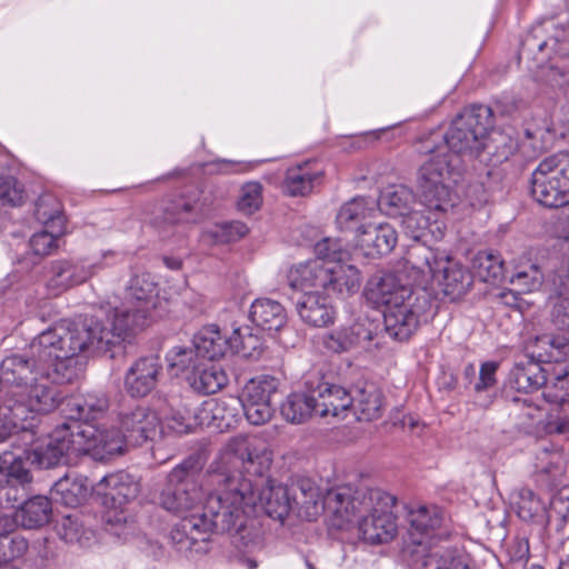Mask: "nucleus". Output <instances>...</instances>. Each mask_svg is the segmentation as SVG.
Returning a JSON list of instances; mask_svg holds the SVG:
<instances>
[{
	"instance_id": "f257e3e1",
	"label": "nucleus",
	"mask_w": 569,
	"mask_h": 569,
	"mask_svg": "<svg viewBox=\"0 0 569 569\" xmlns=\"http://www.w3.org/2000/svg\"><path fill=\"white\" fill-rule=\"evenodd\" d=\"M120 345L119 333L97 317L54 323L31 342L30 355L2 360V381L10 388L8 403L19 417L53 411L63 397L52 383L76 379L80 356L104 355Z\"/></svg>"
},
{
	"instance_id": "f03ea898",
	"label": "nucleus",
	"mask_w": 569,
	"mask_h": 569,
	"mask_svg": "<svg viewBox=\"0 0 569 569\" xmlns=\"http://www.w3.org/2000/svg\"><path fill=\"white\" fill-rule=\"evenodd\" d=\"M271 452L267 443L253 436H238L232 438L220 453V462L216 471L214 482L218 490L236 487L241 491L250 506L243 508L240 520L234 523L233 530H241L259 507L269 517L282 521L291 508V498L286 486L273 480H263L262 472L271 465Z\"/></svg>"
},
{
	"instance_id": "7ed1b4c3",
	"label": "nucleus",
	"mask_w": 569,
	"mask_h": 569,
	"mask_svg": "<svg viewBox=\"0 0 569 569\" xmlns=\"http://www.w3.org/2000/svg\"><path fill=\"white\" fill-rule=\"evenodd\" d=\"M491 109L478 106L465 110L450 124L443 143L435 148L425 147L430 158L419 171V187L423 206L432 214L446 213L455 207L452 192L458 154L479 152L486 148V136L491 127Z\"/></svg>"
},
{
	"instance_id": "20e7f679",
	"label": "nucleus",
	"mask_w": 569,
	"mask_h": 569,
	"mask_svg": "<svg viewBox=\"0 0 569 569\" xmlns=\"http://www.w3.org/2000/svg\"><path fill=\"white\" fill-rule=\"evenodd\" d=\"M18 428L22 429V443L13 445L11 450L0 455V473L20 485L31 480L28 462L39 468H51L62 459L71 460L81 455L103 457L120 448L118 438L103 442L98 430L86 425L57 427L46 438L37 440L24 422Z\"/></svg>"
},
{
	"instance_id": "39448f33",
	"label": "nucleus",
	"mask_w": 569,
	"mask_h": 569,
	"mask_svg": "<svg viewBox=\"0 0 569 569\" xmlns=\"http://www.w3.org/2000/svg\"><path fill=\"white\" fill-rule=\"evenodd\" d=\"M301 515L309 521L316 520L327 509L342 527L355 521L363 540L370 543L390 541L397 531V525L389 511L388 496L375 489L353 490L349 486H340L326 493L310 480H302Z\"/></svg>"
},
{
	"instance_id": "423d86ee",
	"label": "nucleus",
	"mask_w": 569,
	"mask_h": 569,
	"mask_svg": "<svg viewBox=\"0 0 569 569\" xmlns=\"http://www.w3.org/2000/svg\"><path fill=\"white\" fill-rule=\"evenodd\" d=\"M317 257L293 264L287 274L289 286L306 292L322 290L327 295L347 298L360 289L359 269L342 260L337 240L325 238L315 246Z\"/></svg>"
},
{
	"instance_id": "0eeeda50",
	"label": "nucleus",
	"mask_w": 569,
	"mask_h": 569,
	"mask_svg": "<svg viewBox=\"0 0 569 569\" xmlns=\"http://www.w3.org/2000/svg\"><path fill=\"white\" fill-rule=\"evenodd\" d=\"M241 491L231 485L224 490H216L207 499L203 508L209 512L190 513L182 518L170 531L171 542L179 551L204 550V543L212 532H229L240 520L243 508L250 506Z\"/></svg>"
},
{
	"instance_id": "6e6552de",
	"label": "nucleus",
	"mask_w": 569,
	"mask_h": 569,
	"mask_svg": "<svg viewBox=\"0 0 569 569\" xmlns=\"http://www.w3.org/2000/svg\"><path fill=\"white\" fill-rule=\"evenodd\" d=\"M409 277L422 287H438L446 296L458 297L471 283L469 272L447 252L423 244L412 246L406 258Z\"/></svg>"
},
{
	"instance_id": "1a4fd4ad",
	"label": "nucleus",
	"mask_w": 569,
	"mask_h": 569,
	"mask_svg": "<svg viewBox=\"0 0 569 569\" xmlns=\"http://www.w3.org/2000/svg\"><path fill=\"white\" fill-rule=\"evenodd\" d=\"M163 311L158 284L149 273L132 277L126 288L120 308H114L110 326L119 333L121 342L153 323Z\"/></svg>"
},
{
	"instance_id": "9d476101",
	"label": "nucleus",
	"mask_w": 569,
	"mask_h": 569,
	"mask_svg": "<svg viewBox=\"0 0 569 569\" xmlns=\"http://www.w3.org/2000/svg\"><path fill=\"white\" fill-rule=\"evenodd\" d=\"M220 458L216 462L214 469L210 476L211 483L216 489L204 495L201 487L196 482L193 475L192 463L184 461L183 463L174 467L168 475L166 487L159 496V505L167 510L182 518L190 516V513H209L203 506L210 495L214 493L219 485L214 482V475L218 469ZM210 517V515H208Z\"/></svg>"
},
{
	"instance_id": "9b49d317",
	"label": "nucleus",
	"mask_w": 569,
	"mask_h": 569,
	"mask_svg": "<svg viewBox=\"0 0 569 569\" xmlns=\"http://www.w3.org/2000/svg\"><path fill=\"white\" fill-rule=\"evenodd\" d=\"M119 423L122 431L117 430L113 426H97L90 425L101 435L103 442L118 438L120 440V448L103 457H92L96 460H104L114 455L123 452L126 441L139 445L146 440H154L164 435L162 420L158 413L148 407H137L130 411L121 412L119 416ZM89 426L88 423H84Z\"/></svg>"
},
{
	"instance_id": "f8f14e48",
	"label": "nucleus",
	"mask_w": 569,
	"mask_h": 569,
	"mask_svg": "<svg viewBox=\"0 0 569 569\" xmlns=\"http://www.w3.org/2000/svg\"><path fill=\"white\" fill-rule=\"evenodd\" d=\"M531 194L548 208L569 203V152H558L539 162L531 174Z\"/></svg>"
},
{
	"instance_id": "ddd939ff",
	"label": "nucleus",
	"mask_w": 569,
	"mask_h": 569,
	"mask_svg": "<svg viewBox=\"0 0 569 569\" xmlns=\"http://www.w3.org/2000/svg\"><path fill=\"white\" fill-rule=\"evenodd\" d=\"M104 268L101 258H68L50 262L46 287L53 296L81 286Z\"/></svg>"
},
{
	"instance_id": "4468645a",
	"label": "nucleus",
	"mask_w": 569,
	"mask_h": 569,
	"mask_svg": "<svg viewBox=\"0 0 569 569\" xmlns=\"http://www.w3.org/2000/svg\"><path fill=\"white\" fill-rule=\"evenodd\" d=\"M277 389V379L268 375L254 377L244 385L239 396V402L250 423L259 426L271 419L274 412L271 397Z\"/></svg>"
},
{
	"instance_id": "2eb2a0df",
	"label": "nucleus",
	"mask_w": 569,
	"mask_h": 569,
	"mask_svg": "<svg viewBox=\"0 0 569 569\" xmlns=\"http://www.w3.org/2000/svg\"><path fill=\"white\" fill-rule=\"evenodd\" d=\"M426 297L411 292L402 302L383 310L386 331L397 340H407L418 329L428 308Z\"/></svg>"
},
{
	"instance_id": "dca6fc26",
	"label": "nucleus",
	"mask_w": 569,
	"mask_h": 569,
	"mask_svg": "<svg viewBox=\"0 0 569 569\" xmlns=\"http://www.w3.org/2000/svg\"><path fill=\"white\" fill-rule=\"evenodd\" d=\"M378 326L368 318H359L353 323L340 326L322 335L321 341L326 350L333 353L352 350H370L377 335Z\"/></svg>"
},
{
	"instance_id": "f3484780",
	"label": "nucleus",
	"mask_w": 569,
	"mask_h": 569,
	"mask_svg": "<svg viewBox=\"0 0 569 569\" xmlns=\"http://www.w3.org/2000/svg\"><path fill=\"white\" fill-rule=\"evenodd\" d=\"M355 247L368 258L389 254L398 242V233L388 222L371 221L366 229L356 233Z\"/></svg>"
},
{
	"instance_id": "a211bd4d",
	"label": "nucleus",
	"mask_w": 569,
	"mask_h": 569,
	"mask_svg": "<svg viewBox=\"0 0 569 569\" xmlns=\"http://www.w3.org/2000/svg\"><path fill=\"white\" fill-rule=\"evenodd\" d=\"M96 490L103 497L106 506L122 511V507L138 496L140 485L129 473L119 471L103 477L97 483Z\"/></svg>"
},
{
	"instance_id": "6ab92c4d",
	"label": "nucleus",
	"mask_w": 569,
	"mask_h": 569,
	"mask_svg": "<svg viewBox=\"0 0 569 569\" xmlns=\"http://www.w3.org/2000/svg\"><path fill=\"white\" fill-rule=\"evenodd\" d=\"M412 290L400 283L393 273H376L367 282L365 296L376 307H389L397 302H402L408 298Z\"/></svg>"
},
{
	"instance_id": "aec40b11",
	"label": "nucleus",
	"mask_w": 569,
	"mask_h": 569,
	"mask_svg": "<svg viewBox=\"0 0 569 569\" xmlns=\"http://www.w3.org/2000/svg\"><path fill=\"white\" fill-rule=\"evenodd\" d=\"M316 416L345 418L352 405L351 395L341 386L321 382L311 390Z\"/></svg>"
},
{
	"instance_id": "412c9836",
	"label": "nucleus",
	"mask_w": 569,
	"mask_h": 569,
	"mask_svg": "<svg viewBox=\"0 0 569 569\" xmlns=\"http://www.w3.org/2000/svg\"><path fill=\"white\" fill-rule=\"evenodd\" d=\"M160 372L161 365L157 358H140L126 373V391L134 398L146 397L156 388Z\"/></svg>"
},
{
	"instance_id": "4be33fe9",
	"label": "nucleus",
	"mask_w": 569,
	"mask_h": 569,
	"mask_svg": "<svg viewBox=\"0 0 569 569\" xmlns=\"http://www.w3.org/2000/svg\"><path fill=\"white\" fill-rule=\"evenodd\" d=\"M378 213L377 202L365 197H356L345 202L336 217L337 227L342 231L359 233Z\"/></svg>"
},
{
	"instance_id": "5701e85b",
	"label": "nucleus",
	"mask_w": 569,
	"mask_h": 569,
	"mask_svg": "<svg viewBox=\"0 0 569 569\" xmlns=\"http://www.w3.org/2000/svg\"><path fill=\"white\" fill-rule=\"evenodd\" d=\"M300 319L308 326L323 328L336 320L337 310L330 299L319 291L306 292L297 302Z\"/></svg>"
},
{
	"instance_id": "b1692460",
	"label": "nucleus",
	"mask_w": 569,
	"mask_h": 569,
	"mask_svg": "<svg viewBox=\"0 0 569 569\" xmlns=\"http://www.w3.org/2000/svg\"><path fill=\"white\" fill-rule=\"evenodd\" d=\"M526 351L537 362L561 361L569 358V335L545 333L530 341Z\"/></svg>"
},
{
	"instance_id": "393cba45",
	"label": "nucleus",
	"mask_w": 569,
	"mask_h": 569,
	"mask_svg": "<svg viewBox=\"0 0 569 569\" xmlns=\"http://www.w3.org/2000/svg\"><path fill=\"white\" fill-rule=\"evenodd\" d=\"M186 379L193 390L204 395L216 393L228 383L224 370L206 360L194 365V370L190 371Z\"/></svg>"
},
{
	"instance_id": "a878e982",
	"label": "nucleus",
	"mask_w": 569,
	"mask_h": 569,
	"mask_svg": "<svg viewBox=\"0 0 569 569\" xmlns=\"http://www.w3.org/2000/svg\"><path fill=\"white\" fill-rule=\"evenodd\" d=\"M196 420L191 423H199V427L223 430L230 427L234 418V408L226 399H208L194 408Z\"/></svg>"
},
{
	"instance_id": "bb28decb",
	"label": "nucleus",
	"mask_w": 569,
	"mask_h": 569,
	"mask_svg": "<svg viewBox=\"0 0 569 569\" xmlns=\"http://www.w3.org/2000/svg\"><path fill=\"white\" fill-rule=\"evenodd\" d=\"M250 319L261 330L277 332L286 326L287 312L278 301L260 298L251 305Z\"/></svg>"
},
{
	"instance_id": "cd10ccee",
	"label": "nucleus",
	"mask_w": 569,
	"mask_h": 569,
	"mask_svg": "<svg viewBox=\"0 0 569 569\" xmlns=\"http://www.w3.org/2000/svg\"><path fill=\"white\" fill-rule=\"evenodd\" d=\"M231 337L221 333L217 326L201 328L193 337V347L200 358L216 360L231 349Z\"/></svg>"
},
{
	"instance_id": "c85d7f7f",
	"label": "nucleus",
	"mask_w": 569,
	"mask_h": 569,
	"mask_svg": "<svg viewBox=\"0 0 569 569\" xmlns=\"http://www.w3.org/2000/svg\"><path fill=\"white\" fill-rule=\"evenodd\" d=\"M91 488L87 478L66 476L60 478L51 489L52 499L68 507H78L89 497Z\"/></svg>"
},
{
	"instance_id": "c756f323",
	"label": "nucleus",
	"mask_w": 569,
	"mask_h": 569,
	"mask_svg": "<svg viewBox=\"0 0 569 569\" xmlns=\"http://www.w3.org/2000/svg\"><path fill=\"white\" fill-rule=\"evenodd\" d=\"M69 407V422L61 425L60 427H70L72 425L84 423L92 425L89 420L96 419L102 415L108 408V400L104 396L87 395L83 398H76L68 401Z\"/></svg>"
},
{
	"instance_id": "7c9ffc66",
	"label": "nucleus",
	"mask_w": 569,
	"mask_h": 569,
	"mask_svg": "<svg viewBox=\"0 0 569 569\" xmlns=\"http://www.w3.org/2000/svg\"><path fill=\"white\" fill-rule=\"evenodd\" d=\"M415 202L416 198L411 189L402 184H395L382 191L377 208L389 217L402 218L408 214Z\"/></svg>"
},
{
	"instance_id": "2f4dec72",
	"label": "nucleus",
	"mask_w": 569,
	"mask_h": 569,
	"mask_svg": "<svg viewBox=\"0 0 569 569\" xmlns=\"http://www.w3.org/2000/svg\"><path fill=\"white\" fill-rule=\"evenodd\" d=\"M322 172L315 162H305L287 170L284 190L290 196H305L309 193Z\"/></svg>"
},
{
	"instance_id": "473e14b6",
	"label": "nucleus",
	"mask_w": 569,
	"mask_h": 569,
	"mask_svg": "<svg viewBox=\"0 0 569 569\" xmlns=\"http://www.w3.org/2000/svg\"><path fill=\"white\" fill-rule=\"evenodd\" d=\"M351 399L350 409L358 420L371 421L381 416L382 395L375 385L370 383L357 389Z\"/></svg>"
},
{
	"instance_id": "72a5a7b5",
	"label": "nucleus",
	"mask_w": 569,
	"mask_h": 569,
	"mask_svg": "<svg viewBox=\"0 0 569 569\" xmlns=\"http://www.w3.org/2000/svg\"><path fill=\"white\" fill-rule=\"evenodd\" d=\"M547 372L535 360L529 361L527 365L517 363L511 370L510 383L518 391L532 392L541 387L543 388Z\"/></svg>"
},
{
	"instance_id": "f704fd0d",
	"label": "nucleus",
	"mask_w": 569,
	"mask_h": 569,
	"mask_svg": "<svg viewBox=\"0 0 569 569\" xmlns=\"http://www.w3.org/2000/svg\"><path fill=\"white\" fill-rule=\"evenodd\" d=\"M542 397L551 405L569 408V367H553L547 372Z\"/></svg>"
},
{
	"instance_id": "c9c22d12",
	"label": "nucleus",
	"mask_w": 569,
	"mask_h": 569,
	"mask_svg": "<svg viewBox=\"0 0 569 569\" xmlns=\"http://www.w3.org/2000/svg\"><path fill=\"white\" fill-rule=\"evenodd\" d=\"M50 515V500L46 497L38 496L26 501L22 507L14 512V518L22 527L33 529L48 523Z\"/></svg>"
},
{
	"instance_id": "e433bc0d",
	"label": "nucleus",
	"mask_w": 569,
	"mask_h": 569,
	"mask_svg": "<svg viewBox=\"0 0 569 569\" xmlns=\"http://www.w3.org/2000/svg\"><path fill=\"white\" fill-rule=\"evenodd\" d=\"M248 232V227L241 221L216 222L203 229L201 239L207 244H222L237 241Z\"/></svg>"
},
{
	"instance_id": "4c0bfd02",
	"label": "nucleus",
	"mask_w": 569,
	"mask_h": 569,
	"mask_svg": "<svg viewBox=\"0 0 569 569\" xmlns=\"http://www.w3.org/2000/svg\"><path fill=\"white\" fill-rule=\"evenodd\" d=\"M282 417L291 423H302L316 415L311 390L308 393L293 392L281 406Z\"/></svg>"
},
{
	"instance_id": "58836bf2",
	"label": "nucleus",
	"mask_w": 569,
	"mask_h": 569,
	"mask_svg": "<svg viewBox=\"0 0 569 569\" xmlns=\"http://www.w3.org/2000/svg\"><path fill=\"white\" fill-rule=\"evenodd\" d=\"M402 226L405 230L410 233L415 239H418L425 234L426 230L437 239L443 237L445 224L435 220L430 221V217H423L419 211L411 208L408 214L402 217Z\"/></svg>"
},
{
	"instance_id": "ea45409f",
	"label": "nucleus",
	"mask_w": 569,
	"mask_h": 569,
	"mask_svg": "<svg viewBox=\"0 0 569 569\" xmlns=\"http://www.w3.org/2000/svg\"><path fill=\"white\" fill-rule=\"evenodd\" d=\"M166 360L168 368L173 371L174 375H187L194 370V365L202 361L199 355H197L194 347H173L167 352Z\"/></svg>"
},
{
	"instance_id": "a19ab883",
	"label": "nucleus",
	"mask_w": 569,
	"mask_h": 569,
	"mask_svg": "<svg viewBox=\"0 0 569 569\" xmlns=\"http://www.w3.org/2000/svg\"><path fill=\"white\" fill-rule=\"evenodd\" d=\"M58 535L68 543L89 545L92 531L84 529L78 515H66L58 526Z\"/></svg>"
},
{
	"instance_id": "79ce46f5",
	"label": "nucleus",
	"mask_w": 569,
	"mask_h": 569,
	"mask_svg": "<svg viewBox=\"0 0 569 569\" xmlns=\"http://www.w3.org/2000/svg\"><path fill=\"white\" fill-rule=\"evenodd\" d=\"M543 280V274L535 263L519 266L510 278V283L518 293H529L538 290Z\"/></svg>"
},
{
	"instance_id": "37998d69",
	"label": "nucleus",
	"mask_w": 569,
	"mask_h": 569,
	"mask_svg": "<svg viewBox=\"0 0 569 569\" xmlns=\"http://www.w3.org/2000/svg\"><path fill=\"white\" fill-rule=\"evenodd\" d=\"M473 268L485 282H495L503 276V260L492 252H480L475 258Z\"/></svg>"
},
{
	"instance_id": "c03bdc74",
	"label": "nucleus",
	"mask_w": 569,
	"mask_h": 569,
	"mask_svg": "<svg viewBox=\"0 0 569 569\" xmlns=\"http://www.w3.org/2000/svg\"><path fill=\"white\" fill-rule=\"evenodd\" d=\"M262 204V186L257 181L244 183L238 196L237 208L243 214H252Z\"/></svg>"
},
{
	"instance_id": "a18cd8bd",
	"label": "nucleus",
	"mask_w": 569,
	"mask_h": 569,
	"mask_svg": "<svg viewBox=\"0 0 569 569\" xmlns=\"http://www.w3.org/2000/svg\"><path fill=\"white\" fill-rule=\"evenodd\" d=\"M517 512L522 520L530 521L545 515L546 503L531 490L522 489L517 501Z\"/></svg>"
},
{
	"instance_id": "49530a36",
	"label": "nucleus",
	"mask_w": 569,
	"mask_h": 569,
	"mask_svg": "<svg viewBox=\"0 0 569 569\" xmlns=\"http://www.w3.org/2000/svg\"><path fill=\"white\" fill-rule=\"evenodd\" d=\"M409 522L412 529L425 533L440 526L441 518L436 507L419 506L410 511Z\"/></svg>"
},
{
	"instance_id": "de8ad7c7",
	"label": "nucleus",
	"mask_w": 569,
	"mask_h": 569,
	"mask_svg": "<svg viewBox=\"0 0 569 569\" xmlns=\"http://www.w3.org/2000/svg\"><path fill=\"white\" fill-rule=\"evenodd\" d=\"M196 420V411L189 408H183L173 411L170 416L162 421L163 429H168L176 433L192 432L199 427V423H190Z\"/></svg>"
},
{
	"instance_id": "09e8293b",
	"label": "nucleus",
	"mask_w": 569,
	"mask_h": 569,
	"mask_svg": "<svg viewBox=\"0 0 569 569\" xmlns=\"http://www.w3.org/2000/svg\"><path fill=\"white\" fill-rule=\"evenodd\" d=\"M24 496V485L7 479L6 482L0 483V511L12 517V513H8L4 510L16 508V505L20 502Z\"/></svg>"
},
{
	"instance_id": "8fccbe9b",
	"label": "nucleus",
	"mask_w": 569,
	"mask_h": 569,
	"mask_svg": "<svg viewBox=\"0 0 569 569\" xmlns=\"http://www.w3.org/2000/svg\"><path fill=\"white\" fill-rule=\"evenodd\" d=\"M231 350L243 357H250L259 348V340L249 328H236L231 336Z\"/></svg>"
},
{
	"instance_id": "3c124183",
	"label": "nucleus",
	"mask_w": 569,
	"mask_h": 569,
	"mask_svg": "<svg viewBox=\"0 0 569 569\" xmlns=\"http://www.w3.org/2000/svg\"><path fill=\"white\" fill-rule=\"evenodd\" d=\"M515 401L522 406L518 415L521 420V425L529 431H540L541 426L543 425L542 418L545 416L542 410L530 403L527 397L522 399H515Z\"/></svg>"
},
{
	"instance_id": "603ef678",
	"label": "nucleus",
	"mask_w": 569,
	"mask_h": 569,
	"mask_svg": "<svg viewBox=\"0 0 569 569\" xmlns=\"http://www.w3.org/2000/svg\"><path fill=\"white\" fill-rule=\"evenodd\" d=\"M57 236L47 230L34 233L29 241L31 251L38 256L50 254L58 247Z\"/></svg>"
},
{
	"instance_id": "864d4df0",
	"label": "nucleus",
	"mask_w": 569,
	"mask_h": 569,
	"mask_svg": "<svg viewBox=\"0 0 569 569\" xmlns=\"http://www.w3.org/2000/svg\"><path fill=\"white\" fill-rule=\"evenodd\" d=\"M0 200L3 203L17 206L22 200V190L13 178H0Z\"/></svg>"
},
{
	"instance_id": "5fc2aeb1",
	"label": "nucleus",
	"mask_w": 569,
	"mask_h": 569,
	"mask_svg": "<svg viewBox=\"0 0 569 569\" xmlns=\"http://www.w3.org/2000/svg\"><path fill=\"white\" fill-rule=\"evenodd\" d=\"M497 369L498 363L495 361H487L481 365L479 371V380L475 385V390L477 392L488 390L495 386Z\"/></svg>"
},
{
	"instance_id": "6e6d98bb",
	"label": "nucleus",
	"mask_w": 569,
	"mask_h": 569,
	"mask_svg": "<svg viewBox=\"0 0 569 569\" xmlns=\"http://www.w3.org/2000/svg\"><path fill=\"white\" fill-rule=\"evenodd\" d=\"M13 528L14 521L11 520V516L0 511V563L10 560V555L8 551L9 543L6 536L11 532Z\"/></svg>"
},
{
	"instance_id": "4d7b16f0",
	"label": "nucleus",
	"mask_w": 569,
	"mask_h": 569,
	"mask_svg": "<svg viewBox=\"0 0 569 569\" xmlns=\"http://www.w3.org/2000/svg\"><path fill=\"white\" fill-rule=\"evenodd\" d=\"M425 566L428 569H469L465 560L460 557L445 559L438 558L436 553L428 557Z\"/></svg>"
},
{
	"instance_id": "13d9d810",
	"label": "nucleus",
	"mask_w": 569,
	"mask_h": 569,
	"mask_svg": "<svg viewBox=\"0 0 569 569\" xmlns=\"http://www.w3.org/2000/svg\"><path fill=\"white\" fill-rule=\"evenodd\" d=\"M9 386H7L2 381V362L0 363V410L8 412L13 419L16 420H34L40 416H43L44 413H31L26 417H19L16 415V411H13V408L8 403V396H9Z\"/></svg>"
},
{
	"instance_id": "bf43d9fd",
	"label": "nucleus",
	"mask_w": 569,
	"mask_h": 569,
	"mask_svg": "<svg viewBox=\"0 0 569 569\" xmlns=\"http://www.w3.org/2000/svg\"><path fill=\"white\" fill-rule=\"evenodd\" d=\"M541 430L549 435H569V416L550 415L541 426Z\"/></svg>"
},
{
	"instance_id": "052dcab7",
	"label": "nucleus",
	"mask_w": 569,
	"mask_h": 569,
	"mask_svg": "<svg viewBox=\"0 0 569 569\" xmlns=\"http://www.w3.org/2000/svg\"><path fill=\"white\" fill-rule=\"evenodd\" d=\"M551 509L561 517L569 515V486H563L550 500Z\"/></svg>"
},
{
	"instance_id": "680f3d73",
	"label": "nucleus",
	"mask_w": 569,
	"mask_h": 569,
	"mask_svg": "<svg viewBox=\"0 0 569 569\" xmlns=\"http://www.w3.org/2000/svg\"><path fill=\"white\" fill-rule=\"evenodd\" d=\"M541 33V27L535 28L532 37L527 39V44L537 47L539 51H543L547 48L553 50L558 44V39L555 37H550L548 39L540 40Z\"/></svg>"
},
{
	"instance_id": "e2e57ef3",
	"label": "nucleus",
	"mask_w": 569,
	"mask_h": 569,
	"mask_svg": "<svg viewBox=\"0 0 569 569\" xmlns=\"http://www.w3.org/2000/svg\"><path fill=\"white\" fill-rule=\"evenodd\" d=\"M29 420H16L8 412L0 410V441L6 438L13 429L18 428L20 423L28 422Z\"/></svg>"
},
{
	"instance_id": "0e129e2a",
	"label": "nucleus",
	"mask_w": 569,
	"mask_h": 569,
	"mask_svg": "<svg viewBox=\"0 0 569 569\" xmlns=\"http://www.w3.org/2000/svg\"><path fill=\"white\" fill-rule=\"evenodd\" d=\"M8 543H9L8 551L10 555V560L22 556L28 549V542L23 538L16 537V538L11 539L10 541L8 540Z\"/></svg>"
},
{
	"instance_id": "69168bd1",
	"label": "nucleus",
	"mask_w": 569,
	"mask_h": 569,
	"mask_svg": "<svg viewBox=\"0 0 569 569\" xmlns=\"http://www.w3.org/2000/svg\"><path fill=\"white\" fill-rule=\"evenodd\" d=\"M219 169L224 172H242L248 169V164L244 162H236L230 160H220L218 162Z\"/></svg>"
},
{
	"instance_id": "338daca9",
	"label": "nucleus",
	"mask_w": 569,
	"mask_h": 569,
	"mask_svg": "<svg viewBox=\"0 0 569 569\" xmlns=\"http://www.w3.org/2000/svg\"><path fill=\"white\" fill-rule=\"evenodd\" d=\"M501 142H503V150L499 153L500 158H508L515 150L516 143L511 139H507L506 137H500Z\"/></svg>"
},
{
	"instance_id": "774afa93",
	"label": "nucleus",
	"mask_w": 569,
	"mask_h": 569,
	"mask_svg": "<svg viewBox=\"0 0 569 569\" xmlns=\"http://www.w3.org/2000/svg\"><path fill=\"white\" fill-rule=\"evenodd\" d=\"M164 262H166L167 267L172 270H177L181 267V261L176 258H166Z\"/></svg>"
}]
</instances>
